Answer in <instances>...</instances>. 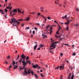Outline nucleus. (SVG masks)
Returning a JSON list of instances; mask_svg holds the SVG:
<instances>
[{
    "label": "nucleus",
    "instance_id": "38",
    "mask_svg": "<svg viewBox=\"0 0 79 79\" xmlns=\"http://www.w3.org/2000/svg\"><path fill=\"white\" fill-rule=\"evenodd\" d=\"M12 9V7H10L9 8V10H11Z\"/></svg>",
    "mask_w": 79,
    "mask_h": 79
},
{
    "label": "nucleus",
    "instance_id": "8",
    "mask_svg": "<svg viewBox=\"0 0 79 79\" xmlns=\"http://www.w3.org/2000/svg\"><path fill=\"white\" fill-rule=\"evenodd\" d=\"M40 10L41 12H43V13L44 12V7H41L40 8Z\"/></svg>",
    "mask_w": 79,
    "mask_h": 79
},
{
    "label": "nucleus",
    "instance_id": "14",
    "mask_svg": "<svg viewBox=\"0 0 79 79\" xmlns=\"http://www.w3.org/2000/svg\"><path fill=\"white\" fill-rule=\"evenodd\" d=\"M74 75H73V73L72 74V77H71V79H73L74 78Z\"/></svg>",
    "mask_w": 79,
    "mask_h": 79
},
{
    "label": "nucleus",
    "instance_id": "60",
    "mask_svg": "<svg viewBox=\"0 0 79 79\" xmlns=\"http://www.w3.org/2000/svg\"><path fill=\"white\" fill-rule=\"evenodd\" d=\"M40 15V13H38V14L37 15L38 16V15Z\"/></svg>",
    "mask_w": 79,
    "mask_h": 79
},
{
    "label": "nucleus",
    "instance_id": "57",
    "mask_svg": "<svg viewBox=\"0 0 79 79\" xmlns=\"http://www.w3.org/2000/svg\"><path fill=\"white\" fill-rule=\"evenodd\" d=\"M60 67V66H58L57 68V69H58Z\"/></svg>",
    "mask_w": 79,
    "mask_h": 79
},
{
    "label": "nucleus",
    "instance_id": "9",
    "mask_svg": "<svg viewBox=\"0 0 79 79\" xmlns=\"http://www.w3.org/2000/svg\"><path fill=\"white\" fill-rule=\"evenodd\" d=\"M24 69V73H25V69H27L26 68H23V67H20V70H21V69Z\"/></svg>",
    "mask_w": 79,
    "mask_h": 79
},
{
    "label": "nucleus",
    "instance_id": "31",
    "mask_svg": "<svg viewBox=\"0 0 79 79\" xmlns=\"http://www.w3.org/2000/svg\"><path fill=\"white\" fill-rule=\"evenodd\" d=\"M29 29V27H26V29H25V30H26V29Z\"/></svg>",
    "mask_w": 79,
    "mask_h": 79
},
{
    "label": "nucleus",
    "instance_id": "7",
    "mask_svg": "<svg viewBox=\"0 0 79 79\" xmlns=\"http://www.w3.org/2000/svg\"><path fill=\"white\" fill-rule=\"evenodd\" d=\"M17 9H14L12 11V13H17Z\"/></svg>",
    "mask_w": 79,
    "mask_h": 79
},
{
    "label": "nucleus",
    "instance_id": "5",
    "mask_svg": "<svg viewBox=\"0 0 79 79\" xmlns=\"http://www.w3.org/2000/svg\"><path fill=\"white\" fill-rule=\"evenodd\" d=\"M71 21H72V20H67V23H65V24H67V25H68V24H69V22H71Z\"/></svg>",
    "mask_w": 79,
    "mask_h": 79
},
{
    "label": "nucleus",
    "instance_id": "10",
    "mask_svg": "<svg viewBox=\"0 0 79 79\" xmlns=\"http://www.w3.org/2000/svg\"><path fill=\"white\" fill-rule=\"evenodd\" d=\"M37 44H36L35 46L34 47V50H35V49L37 48Z\"/></svg>",
    "mask_w": 79,
    "mask_h": 79
},
{
    "label": "nucleus",
    "instance_id": "39",
    "mask_svg": "<svg viewBox=\"0 0 79 79\" xmlns=\"http://www.w3.org/2000/svg\"><path fill=\"white\" fill-rule=\"evenodd\" d=\"M42 47H43V45L42 44H41L40 46V48H41Z\"/></svg>",
    "mask_w": 79,
    "mask_h": 79
},
{
    "label": "nucleus",
    "instance_id": "45",
    "mask_svg": "<svg viewBox=\"0 0 79 79\" xmlns=\"http://www.w3.org/2000/svg\"><path fill=\"white\" fill-rule=\"evenodd\" d=\"M67 17V15H65L64 16V18H66V17Z\"/></svg>",
    "mask_w": 79,
    "mask_h": 79
},
{
    "label": "nucleus",
    "instance_id": "17",
    "mask_svg": "<svg viewBox=\"0 0 79 79\" xmlns=\"http://www.w3.org/2000/svg\"><path fill=\"white\" fill-rule=\"evenodd\" d=\"M18 21H23V19H18Z\"/></svg>",
    "mask_w": 79,
    "mask_h": 79
},
{
    "label": "nucleus",
    "instance_id": "11",
    "mask_svg": "<svg viewBox=\"0 0 79 79\" xmlns=\"http://www.w3.org/2000/svg\"><path fill=\"white\" fill-rule=\"evenodd\" d=\"M60 70H61V69H63H63H64V67H63V66H60Z\"/></svg>",
    "mask_w": 79,
    "mask_h": 79
},
{
    "label": "nucleus",
    "instance_id": "62",
    "mask_svg": "<svg viewBox=\"0 0 79 79\" xmlns=\"http://www.w3.org/2000/svg\"><path fill=\"white\" fill-rule=\"evenodd\" d=\"M54 23H57V22H56V21L54 20Z\"/></svg>",
    "mask_w": 79,
    "mask_h": 79
},
{
    "label": "nucleus",
    "instance_id": "43",
    "mask_svg": "<svg viewBox=\"0 0 79 79\" xmlns=\"http://www.w3.org/2000/svg\"><path fill=\"white\" fill-rule=\"evenodd\" d=\"M32 32L33 34H35V31H33Z\"/></svg>",
    "mask_w": 79,
    "mask_h": 79
},
{
    "label": "nucleus",
    "instance_id": "15",
    "mask_svg": "<svg viewBox=\"0 0 79 79\" xmlns=\"http://www.w3.org/2000/svg\"><path fill=\"white\" fill-rule=\"evenodd\" d=\"M20 9H18L17 10L18 11V12L19 13H21V12L20 11Z\"/></svg>",
    "mask_w": 79,
    "mask_h": 79
},
{
    "label": "nucleus",
    "instance_id": "54",
    "mask_svg": "<svg viewBox=\"0 0 79 79\" xmlns=\"http://www.w3.org/2000/svg\"><path fill=\"white\" fill-rule=\"evenodd\" d=\"M64 45H67V46H69V45L68 44H64Z\"/></svg>",
    "mask_w": 79,
    "mask_h": 79
},
{
    "label": "nucleus",
    "instance_id": "13",
    "mask_svg": "<svg viewBox=\"0 0 79 79\" xmlns=\"http://www.w3.org/2000/svg\"><path fill=\"white\" fill-rule=\"evenodd\" d=\"M29 19H30V18L29 17H28L25 20V21H29Z\"/></svg>",
    "mask_w": 79,
    "mask_h": 79
},
{
    "label": "nucleus",
    "instance_id": "49",
    "mask_svg": "<svg viewBox=\"0 0 79 79\" xmlns=\"http://www.w3.org/2000/svg\"><path fill=\"white\" fill-rule=\"evenodd\" d=\"M9 22H10V23H11V24H13V21L11 22V21H10Z\"/></svg>",
    "mask_w": 79,
    "mask_h": 79
},
{
    "label": "nucleus",
    "instance_id": "59",
    "mask_svg": "<svg viewBox=\"0 0 79 79\" xmlns=\"http://www.w3.org/2000/svg\"><path fill=\"white\" fill-rule=\"evenodd\" d=\"M71 76V73H70L69 74V76Z\"/></svg>",
    "mask_w": 79,
    "mask_h": 79
},
{
    "label": "nucleus",
    "instance_id": "29",
    "mask_svg": "<svg viewBox=\"0 0 79 79\" xmlns=\"http://www.w3.org/2000/svg\"><path fill=\"white\" fill-rule=\"evenodd\" d=\"M76 10L77 11H79V8H77L76 9Z\"/></svg>",
    "mask_w": 79,
    "mask_h": 79
},
{
    "label": "nucleus",
    "instance_id": "47",
    "mask_svg": "<svg viewBox=\"0 0 79 79\" xmlns=\"http://www.w3.org/2000/svg\"><path fill=\"white\" fill-rule=\"evenodd\" d=\"M71 78V77H70V76H69L68 77L67 79H70V78Z\"/></svg>",
    "mask_w": 79,
    "mask_h": 79
},
{
    "label": "nucleus",
    "instance_id": "48",
    "mask_svg": "<svg viewBox=\"0 0 79 79\" xmlns=\"http://www.w3.org/2000/svg\"><path fill=\"white\" fill-rule=\"evenodd\" d=\"M6 8H7V9H9L10 8V6H9L8 7L6 6Z\"/></svg>",
    "mask_w": 79,
    "mask_h": 79
},
{
    "label": "nucleus",
    "instance_id": "25",
    "mask_svg": "<svg viewBox=\"0 0 79 79\" xmlns=\"http://www.w3.org/2000/svg\"><path fill=\"white\" fill-rule=\"evenodd\" d=\"M50 29L51 31H52V30H53V27H50Z\"/></svg>",
    "mask_w": 79,
    "mask_h": 79
},
{
    "label": "nucleus",
    "instance_id": "33",
    "mask_svg": "<svg viewBox=\"0 0 79 79\" xmlns=\"http://www.w3.org/2000/svg\"><path fill=\"white\" fill-rule=\"evenodd\" d=\"M12 64H15V61H14L13 63H12Z\"/></svg>",
    "mask_w": 79,
    "mask_h": 79
},
{
    "label": "nucleus",
    "instance_id": "1",
    "mask_svg": "<svg viewBox=\"0 0 79 79\" xmlns=\"http://www.w3.org/2000/svg\"><path fill=\"white\" fill-rule=\"evenodd\" d=\"M11 21H12L14 23L13 24V26H16V24H17L18 26L20 24L19 22L17 20H16V19L15 18H12L11 19Z\"/></svg>",
    "mask_w": 79,
    "mask_h": 79
},
{
    "label": "nucleus",
    "instance_id": "12",
    "mask_svg": "<svg viewBox=\"0 0 79 79\" xmlns=\"http://www.w3.org/2000/svg\"><path fill=\"white\" fill-rule=\"evenodd\" d=\"M26 62L27 63H28V64H31V62H30V60H27Z\"/></svg>",
    "mask_w": 79,
    "mask_h": 79
},
{
    "label": "nucleus",
    "instance_id": "53",
    "mask_svg": "<svg viewBox=\"0 0 79 79\" xmlns=\"http://www.w3.org/2000/svg\"><path fill=\"white\" fill-rule=\"evenodd\" d=\"M19 58V55H18V57H17V58L18 59V58Z\"/></svg>",
    "mask_w": 79,
    "mask_h": 79
},
{
    "label": "nucleus",
    "instance_id": "58",
    "mask_svg": "<svg viewBox=\"0 0 79 79\" xmlns=\"http://www.w3.org/2000/svg\"><path fill=\"white\" fill-rule=\"evenodd\" d=\"M56 34H58V31H57L56 32Z\"/></svg>",
    "mask_w": 79,
    "mask_h": 79
},
{
    "label": "nucleus",
    "instance_id": "16",
    "mask_svg": "<svg viewBox=\"0 0 79 79\" xmlns=\"http://www.w3.org/2000/svg\"><path fill=\"white\" fill-rule=\"evenodd\" d=\"M50 27V26L49 25H47L46 27V29H48V27Z\"/></svg>",
    "mask_w": 79,
    "mask_h": 79
},
{
    "label": "nucleus",
    "instance_id": "41",
    "mask_svg": "<svg viewBox=\"0 0 79 79\" xmlns=\"http://www.w3.org/2000/svg\"><path fill=\"white\" fill-rule=\"evenodd\" d=\"M29 59V57L28 56H27L26 58V60H27Z\"/></svg>",
    "mask_w": 79,
    "mask_h": 79
},
{
    "label": "nucleus",
    "instance_id": "46",
    "mask_svg": "<svg viewBox=\"0 0 79 79\" xmlns=\"http://www.w3.org/2000/svg\"><path fill=\"white\" fill-rule=\"evenodd\" d=\"M10 15L11 16V12H12L11 10H10Z\"/></svg>",
    "mask_w": 79,
    "mask_h": 79
},
{
    "label": "nucleus",
    "instance_id": "51",
    "mask_svg": "<svg viewBox=\"0 0 79 79\" xmlns=\"http://www.w3.org/2000/svg\"><path fill=\"white\" fill-rule=\"evenodd\" d=\"M45 66L46 67V68H48V65H47V64H46L45 65Z\"/></svg>",
    "mask_w": 79,
    "mask_h": 79
},
{
    "label": "nucleus",
    "instance_id": "2",
    "mask_svg": "<svg viewBox=\"0 0 79 79\" xmlns=\"http://www.w3.org/2000/svg\"><path fill=\"white\" fill-rule=\"evenodd\" d=\"M25 73L26 74H30L31 73V74L32 76H34V72H32L31 70H30V69H28V72H27V69H25Z\"/></svg>",
    "mask_w": 79,
    "mask_h": 79
},
{
    "label": "nucleus",
    "instance_id": "32",
    "mask_svg": "<svg viewBox=\"0 0 79 79\" xmlns=\"http://www.w3.org/2000/svg\"><path fill=\"white\" fill-rule=\"evenodd\" d=\"M22 60H23L22 59H20V60L19 61V63H21V61H22Z\"/></svg>",
    "mask_w": 79,
    "mask_h": 79
},
{
    "label": "nucleus",
    "instance_id": "23",
    "mask_svg": "<svg viewBox=\"0 0 79 79\" xmlns=\"http://www.w3.org/2000/svg\"><path fill=\"white\" fill-rule=\"evenodd\" d=\"M0 12L1 13H2V12H3V10H2L1 9L0 10Z\"/></svg>",
    "mask_w": 79,
    "mask_h": 79
},
{
    "label": "nucleus",
    "instance_id": "34",
    "mask_svg": "<svg viewBox=\"0 0 79 79\" xmlns=\"http://www.w3.org/2000/svg\"><path fill=\"white\" fill-rule=\"evenodd\" d=\"M73 56H75V55H76V53L75 52H74L73 53Z\"/></svg>",
    "mask_w": 79,
    "mask_h": 79
},
{
    "label": "nucleus",
    "instance_id": "26",
    "mask_svg": "<svg viewBox=\"0 0 79 79\" xmlns=\"http://www.w3.org/2000/svg\"><path fill=\"white\" fill-rule=\"evenodd\" d=\"M69 29V27H67L66 29V31H68Z\"/></svg>",
    "mask_w": 79,
    "mask_h": 79
},
{
    "label": "nucleus",
    "instance_id": "61",
    "mask_svg": "<svg viewBox=\"0 0 79 79\" xmlns=\"http://www.w3.org/2000/svg\"><path fill=\"white\" fill-rule=\"evenodd\" d=\"M34 13H35V12H31V14L32 15H34Z\"/></svg>",
    "mask_w": 79,
    "mask_h": 79
},
{
    "label": "nucleus",
    "instance_id": "6",
    "mask_svg": "<svg viewBox=\"0 0 79 79\" xmlns=\"http://www.w3.org/2000/svg\"><path fill=\"white\" fill-rule=\"evenodd\" d=\"M22 58V60H24L26 58V56L24 55V54H23L21 56Z\"/></svg>",
    "mask_w": 79,
    "mask_h": 79
},
{
    "label": "nucleus",
    "instance_id": "52",
    "mask_svg": "<svg viewBox=\"0 0 79 79\" xmlns=\"http://www.w3.org/2000/svg\"><path fill=\"white\" fill-rule=\"evenodd\" d=\"M4 14H5V18H7V17H6V14H5V13H4Z\"/></svg>",
    "mask_w": 79,
    "mask_h": 79
},
{
    "label": "nucleus",
    "instance_id": "50",
    "mask_svg": "<svg viewBox=\"0 0 79 79\" xmlns=\"http://www.w3.org/2000/svg\"><path fill=\"white\" fill-rule=\"evenodd\" d=\"M63 53H61L60 54V56H61V57H62V56H63Z\"/></svg>",
    "mask_w": 79,
    "mask_h": 79
},
{
    "label": "nucleus",
    "instance_id": "63",
    "mask_svg": "<svg viewBox=\"0 0 79 79\" xmlns=\"http://www.w3.org/2000/svg\"><path fill=\"white\" fill-rule=\"evenodd\" d=\"M56 47V46H54L53 47V49H54V48H55V47Z\"/></svg>",
    "mask_w": 79,
    "mask_h": 79
},
{
    "label": "nucleus",
    "instance_id": "30",
    "mask_svg": "<svg viewBox=\"0 0 79 79\" xmlns=\"http://www.w3.org/2000/svg\"><path fill=\"white\" fill-rule=\"evenodd\" d=\"M60 38V37H61V35H60L59 36H56V38Z\"/></svg>",
    "mask_w": 79,
    "mask_h": 79
},
{
    "label": "nucleus",
    "instance_id": "24",
    "mask_svg": "<svg viewBox=\"0 0 79 79\" xmlns=\"http://www.w3.org/2000/svg\"><path fill=\"white\" fill-rule=\"evenodd\" d=\"M44 20L45 21V22H46V21H47V19H46L45 18V17H44Z\"/></svg>",
    "mask_w": 79,
    "mask_h": 79
},
{
    "label": "nucleus",
    "instance_id": "35",
    "mask_svg": "<svg viewBox=\"0 0 79 79\" xmlns=\"http://www.w3.org/2000/svg\"><path fill=\"white\" fill-rule=\"evenodd\" d=\"M46 18H48V19H50V17H46Z\"/></svg>",
    "mask_w": 79,
    "mask_h": 79
},
{
    "label": "nucleus",
    "instance_id": "27",
    "mask_svg": "<svg viewBox=\"0 0 79 79\" xmlns=\"http://www.w3.org/2000/svg\"><path fill=\"white\" fill-rule=\"evenodd\" d=\"M22 63H23V65H24L25 66H26V64H25V62H22Z\"/></svg>",
    "mask_w": 79,
    "mask_h": 79
},
{
    "label": "nucleus",
    "instance_id": "19",
    "mask_svg": "<svg viewBox=\"0 0 79 79\" xmlns=\"http://www.w3.org/2000/svg\"><path fill=\"white\" fill-rule=\"evenodd\" d=\"M64 38H59V40H63V39H64Z\"/></svg>",
    "mask_w": 79,
    "mask_h": 79
},
{
    "label": "nucleus",
    "instance_id": "20",
    "mask_svg": "<svg viewBox=\"0 0 79 79\" xmlns=\"http://www.w3.org/2000/svg\"><path fill=\"white\" fill-rule=\"evenodd\" d=\"M35 76L36 77V79H38V77H37V74H35Z\"/></svg>",
    "mask_w": 79,
    "mask_h": 79
},
{
    "label": "nucleus",
    "instance_id": "28",
    "mask_svg": "<svg viewBox=\"0 0 79 79\" xmlns=\"http://www.w3.org/2000/svg\"><path fill=\"white\" fill-rule=\"evenodd\" d=\"M40 75H41V77H44V75L42 74V73H41Z\"/></svg>",
    "mask_w": 79,
    "mask_h": 79
},
{
    "label": "nucleus",
    "instance_id": "21",
    "mask_svg": "<svg viewBox=\"0 0 79 79\" xmlns=\"http://www.w3.org/2000/svg\"><path fill=\"white\" fill-rule=\"evenodd\" d=\"M4 11H5V12H6V13H6V12H7V11H8V10H6V9H5V10H4Z\"/></svg>",
    "mask_w": 79,
    "mask_h": 79
},
{
    "label": "nucleus",
    "instance_id": "22",
    "mask_svg": "<svg viewBox=\"0 0 79 79\" xmlns=\"http://www.w3.org/2000/svg\"><path fill=\"white\" fill-rule=\"evenodd\" d=\"M42 36H43V37L45 36V37H47V36L45 35H44V34L42 35Z\"/></svg>",
    "mask_w": 79,
    "mask_h": 79
},
{
    "label": "nucleus",
    "instance_id": "56",
    "mask_svg": "<svg viewBox=\"0 0 79 79\" xmlns=\"http://www.w3.org/2000/svg\"><path fill=\"white\" fill-rule=\"evenodd\" d=\"M22 62H23V63L25 62V60L23 59V61Z\"/></svg>",
    "mask_w": 79,
    "mask_h": 79
},
{
    "label": "nucleus",
    "instance_id": "40",
    "mask_svg": "<svg viewBox=\"0 0 79 79\" xmlns=\"http://www.w3.org/2000/svg\"><path fill=\"white\" fill-rule=\"evenodd\" d=\"M75 26H78L79 24H76L75 25Z\"/></svg>",
    "mask_w": 79,
    "mask_h": 79
},
{
    "label": "nucleus",
    "instance_id": "3",
    "mask_svg": "<svg viewBox=\"0 0 79 79\" xmlns=\"http://www.w3.org/2000/svg\"><path fill=\"white\" fill-rule=\"evenodd\" d=\"M33 68H38V69H40V68H41V67H39L37 64H36L35 65H33Z\"/></svg>",
    "mask_w": 79,
    "mask_h": 79
},
{
    "label": "nucleus",
    "instance_id": "42",
    "mask_svg": "<svg viewBox=\"0 0 79 79\" xmlns=\"http://www.w3.org/2000/svg\"><path fill=\"white\" fill-rule=\"evenodd\" d=\"M63 77V76L61 75L60 76V79H62V77Z\"/></svg>",
    "mask_w": 79,
    "mask_h": 79
},
{
    "label": "nucleus",
    "instance_id": "55",
    "mask_svg": "<svg viewBox=\"0 0 79 79\" xmlns=\"http://www.w3.org/2000/svg\"><path fill=\"white\" fill-rule=\"evenodd\" d=\"M61 29V28L60 27V26L59 25V29Z\"/></svg>",
    "mask_w": 79,
    "mask_h": 79
},
{
    "label": "nucleus",
    "instance_id": "37",
    "mask_svg": "<svg viewBox=\"0 0 79 79\" xmlns=\"http://www.w3.org/2000/svg\"><path fill=\"white\" fill-rule=\"evenodd\" d=\"M37 50H40V48H37Z\"/></svg>",
    "mask_w": 79,
    "mask_h": 79
},
{
    "label": "nucleus",
    "instance_id": "4",
    "mask_svg": "<svg viewBox=\"0 0 79 79\" xmlns=\"http://www.w3.org/2000/svg\"><path fill=\"white\" fill-rule=\"evenodd\" d=\"M58 43V41L55 42L53 43L50 46V47H54V45H55V44H57Z\"/></svg>",
    "mask_w": 79,
    "mask_h": 79
},
{
    "label": "nucleus",
    "instance_id": "36",
    "mask_svg": "<svg viewBox=\"0 0 79 79\" xmlns=\"http://www.w3.org/2000/svg\"><path fill=\"white\" fill-rule=\"evenodd\" d=\"M61 65L63 67H64V64H62Z\"/></svg>",
    "mask_w": 79,
    "mask_h": 79
},
{
    "label": "nucleus",
    "instance_id": "64",
    "mask_svg": "<svg viewBox=\"0 0 79 79\" xmlns=\"http://www.w3.org/2000/svg\"><path fill=\"white\" fill-rule=\"evenodd\" d=\"M10 56H7V58H8V59H9V58H10Z\"/></svg>",
    "mask_w": 79,
    "mask_h": 79
},
{
    "label": "nucleus",
    "instance_id": "18",
    "mask_svg": "<svg viewBox=\"0 0 79 79\" xmlns=\"http://www.w3.org/2000/svg\"><path fill=\"white\" fill-rule=\"evenodd\" d=\"M18 68V66L17 65H16L14 67H13V68L14 69H16V68Z\"/></svg>",
    "mask_w": 79,
    "mask_h": 79
},
{
    "label": "nucleus",
    "instance_id": "44",
    "mask_svg": "<svg viewBox=\"0 0 79 79\" xmlns=\"http://www.w3.org/2000/svg\"><path fill=\"white\" fill-rule=\"evenodd\" d=\"M52 31H50V32L49 33V34H52Z\"/></svg>",
    "mask_w": 79,
    "mask_h": 79
}]
</instances>
